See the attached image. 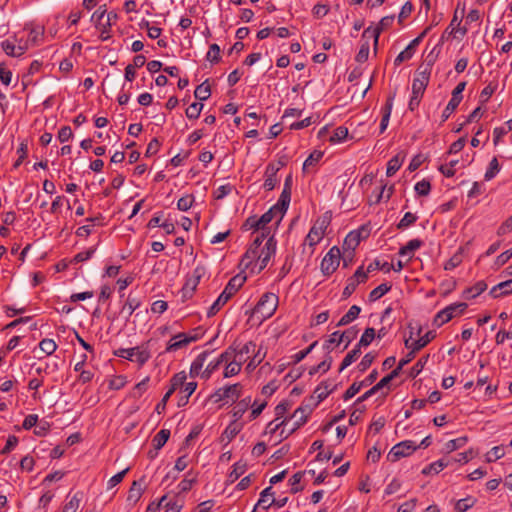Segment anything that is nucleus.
<instances>
[{
	"label": "nucleus",
	"mask_w": 512,
	"mask_h": 512,
	"mask_svg": "<svg viewBox=\"0 0 512 512\" xmlns=\"http://www.w3.org/2000/svg\"><path fill=\"white\" fill-rule=\"evenodd\" d=\"M246 276L239 273L232 277L224 288L223 292L215 300L207 311L208 317H213L228 302V300L244 285Z\"/></svg>",
	"instance_id": "nucleus-1"
},
{
	"label": "nucleus",
	"mask_w": 512,
	"mask_h": 512,
	"mask_svg": "<svg viewBox=\"0 0 512 512\" xmlns=\"http://www.w3.org/2000/svg\"><path fill=\"white\" fill-rule=\"evenodd\" d=\"M204 335V331L201 327L193 329L190 333H178L173 336L169 341L166 352H175L183 347H186L192 342H196Z\"/></svg>",
	"instance_id": "nucleus-2"
},
{
	"label": "nucleus",
	"mask_w": 512,
	"mask_h": 512,
	"mask_svg": "<svg viewBox=\"0 0 512 512\" xmlns=\"http://www.w3.org/2000/svg\"><path fill=\"white\" fill-rule=\"evenodd\" d=\"M114 354L117 357L137 362L140 366L144 365L151 357L150 351L144 345L133 348H119Z\"/></svg>",
	"instance_id": "nucleus-3"
},
{
	"label": "nucleus",
	"mask_w": 512,
	"mask_h": 512,
	"mask_svg": "<svg viewBox=\"0 0 512 512\" xmlns=\"http://www.w3.org/2000/svg\"><path fill=\"white\" fill-rule=\"evenodd\" d=\"M278 306V296L271 292L264 293L257 305L255 306L253 313L260 314L263 320L270 318L276 311Z\"/></svg>",
	"instance_id": "nucleus-4"
},
{
	"label": "nucleus",
	"mask_w": 512,
	"mask_h": 512,
	"mask_svg": "<svg viewBox=\"0 0 512 512\" xmlns=\"http://www.w3.org/2000/svg\"><path fill=\"white\" fill-rule=\"evenodd\" d=\"M467 307L468 305L465 302L453 303L445 307L436 314L434 324L438 327L442 326L454 317L462 315L466 311Z\"/></svg>",
	"instance_id": "nucleus-5"
},
{
	"label": "nucleus",
	"mask_w": 512,
	"mask_h": 512,
	"mask_svg": "<svg viewBox=\"0 0 512 512\" xmlns=\"http://www.w3.org/2000/svg\"><path fill=\"white\" fill-rule=\"evenodd\" d=\"M431 63L432 61L427 63L424 67L421 65L417 70L412 83V94L423 96L430 79Z\"/></svg>",
	"instance_id": "nucleus-6"
},
{
	"label": "nucleus",
	"mask_w": 512,
	"mask_h": 512,
	"mask_svg": "<svg viewBox=\"0 0 512 512\" xmlns=\"http://www.w3.org/2000/svg\"><path fill=\"white\" fill-rule=\"evenodd\" d=\"M330 224V217L323 216L322 218H319L316 220L315 224L310 229L309 233L307 234L305 238V242L310 246L313 247L316 244H318L321 239L323 238L325 234V230Z\"/></svg>",
	"instance_id": "nucleus-7"
},
{
	"label": "nucleus",
	"mask_w": 512,
	"mask_h": 512,
	"mask_svg": "<svg viewBox=\"0 0 512 512\" xmlns=\"http://www.w3.org/2000/svg\"><path fill=\"white\" fill-rule=\"evenodd\" d=\"M341 252L337 246H333L324 256L321 262V271L324 275L334 273L340 263Z\"/></svg>",
	"instance_id": "nucleus-8"
},
{
	"label": "nucleus",
	"mask_w": 512,
	"mask_h": 512,
	"mask_svg": "<svg viewBox=\"0 0 512 512\" xmlns=\"http://www.w3.org/2000/svg\"><path fill=\"white\" fill-rule=\"evenodd\" d=\"M287 502L288 497L275 499L272 487L269 486L260 493V498L256 504V507H262L264 510H268L272 505L278 508H282L286 505Z\"/></svg>",
	"instance_id": "nucleus-9"
},
{
	"label": "nucleus",
	"mask_w": 512,
	"mask_h": 512,
	"mask_svg": "<svg viewBox=\"0 0 512 512\" xmlns=\"http://www.w3.org/2000/svg\"><path fill=\"white\" fill-rule=\"evenodd\" d=\"M312 411L313 407L309 404L301 405L300 407H298L292 415V418L295 419V421L292 422V426L289 429H287L284 438H287L289 435L294 433L298 428H300L304 423H306L307 418Z\"/></svg>",
	"instance_id": "nucleus-10"
},
{
	"label": "nucleus",
	"mask_w": 512,
	"mask_h": 512,
	"mask_svg": "<svg viewBox=\"0 0 512 512\" xmlns=\"http://www.w3.org/2000/svg\"><path fill=\"white\" fill-rule=\"evenodd\" d=\"M276 246L277 241L274 235L269 236L264 247L261 250V253H259L258 258L256 260V263H260L258 272L262 271L268 265L270 259L275 255Z\"/></svg>",
	"instance_id": "nucleus-11"
},
{
	"label": "nucleus",
	"mask_w": 512,
	"mask_h": 512,
	"mask_svg": "<svg viewBox=\"0 0 512 512\" xmlns=\"http://www.w3.org/2000/svg\"><path fill=\"white\" fill-rule=\"evenodd\" d=\"M417 449L415 443L411 440L402 441L392 447L388 454V459L392 462L398 461L402 457L409 456Z\"/></svg>",
	"instance_id": "nucleus-12"
},
{
	"label": "nucleus",
	"mask_w": 512,
	"mask_h": 512,
	"mask_svg": "<svg viewBox=\"0 0 512 512\" xmlns=\"http://www.w3.org/2000/svg\"><path fill=\"white\" fill-rule=\"evenodd\" d=\"M465 87L466 82L463 81L458 83V85L454 88V90L452 91V97L442 113V121H446L449 118V116L456 110V108L462 101V92L464 91Z\"/></svg>",
	"instance_id": "nucleus-13"
},
{
	"label": "nucleus",
	"mask_w": 512,
	"mask_h": 512,
	"mask_svg": "<svg viewBox=\"0 0 512 512\" xmlns=\"http://www.w3.org/2000/svg\"><path fill=\"white\" fill-rule=\"evenodd\" d=\"M394 20V16H385L383 17L378 26L374 29H372L371 27H368L367 29L364 30L363 34H362V39H369L371 37L374 38V48L376 49L377 48V45H378V39H379V36L381 34V32L385 29H387L389 26H391L392 22Z\"/></svg>",
	"instance_id": "nucleus-14"
},
{
	"label": "nucleus",
	"mask_w": 512,
	"mask_h": 512,
	"mask_svg": "<svg viewBox=\"0 0 512 512\" xmlns=\"http://www.w3.org/2000/svg\"><path fill=\"white\" fill-rule=\"evenodd\" d=\"M411 329L410 337L405 340V347L408 349H413L414 351H419L428 345L435 337L436 333L434 331H428L424 336L420 337L417 340H412L413 331L411 325H409Z\"/></svg>",
	"instance_id": "nucleus-15"
},
{
	"label": "nucleus",
	"mask_w": 512,
	"mask_h": 512,
	"mask_svg": "<svg viewBox=\"0 0 512 512\" xmlns=\"http://www.w3.org/2000/svg\"><path fill=\"white\" fill-rule=\"evenodd\" d=\"M428 30L429 28H426L418 37H416L410 42V44L406 47L405 50L398 54V56L394 60V64L396 66L412 58V56L414 55L415 47L422 41V39L427 34Z\"/></svg>",
	"instance_id": "nucleus-16"
},
{
	"label": "nucleus",
	"mask_w": 512,
	"mask_h": 512,
	"mask_svg": "<svg viewBox=\"0 0 512 512\" xmlns=\"http://www.w3.org/2000/svg\"><path fill=\"white\" fill-rule=\"evenodd\" d=\"M360 240V231H352L344 239L343 248L345 249V255H347L350 260L352 259L354 255V250L359 245Z\"/></svg>",
	"instance_id": "nucleus-17"
},
{
	"label": "nucleus",
	"mask_w": 512,
	"mask_h": 512,
	"mask_svg": "<svg viewBox=\"0 0 512 512\" xmlns=\"http://www.w3.org/2000/svg\"><path fill=\"white\" fill-rule=\"evenodd\" d=\"M333 388H330V385L327 382H323L319 384L315 390L313 395L310 397V401L312 402L310 405L314 408L321 401H323L331 392Z\"/></svg>",
	"instance_id": "nucleus-18"
},
{
	"label": "nucleus",
	"mask_w": 512,
	"mask_h": 512,
	"mask_svg": "<svg viewBox=\"0 0 512 512\" xmlns=\"http://www.w3.org/2000/svg\"><path fill=\"white\" fill-rule=\"evenodd\" d=\"M2 49L8 56L19 57L23 55L28 49V41H25L23 46H17L15 41L9 39L2 42Z\"/></svg>",
	"instance_id": "nucleus-19"
},
{
	"label": "nucleus",
	"mask_w": 512,
	"mask_h": 512,
	"mask_svg": "<svg viewBox=\"0 0 512 512\" xmlns=\"http://www.w3.org/2000/svg\"><path fill=\"white\" fill-rule=\"evenodd\" d=\"M394 96L395 95L393 94L387 98L385 106L382 109V119L380 122V133H383L388 127L389 119H390L392 107H393Z\"/></svg>",
	"instance_id": "nucleus-20"
},
{
	"label": "nucleus",
	"mask_w": 512,
	"mask_h": 512,
	"mask_svg": "<svg viewBox=\"0 0 512 512\" xmlns=\"http://www.w3.org/2000/svg\"><path fill=\"white\" fill-rule=\"evenodd\" d=\"M208 355H209V352L204 351L196 357V359L192 362L191 367H190V372H189L190 377L195 378L200 375L201 370L207 360Z\"/></svg>",
	"instance_id": "nucleus-21"
},
{
	"label": "nucleus",
	"mask_w": 512,
	"mask_h": 512,
	"mask_svg": "<svg viewBox=\"0 0 512 512\" xmlns=\"http://www.w3.org/2000/svg\"><path fill=\"white\" fill-rule=\"evenodd\" d=\"M405 159V154L400 152L392 157L387 163L386 175L388 177L393 176L402 166V163Z\"/></svg>",
	"instance_id": "nucleus-22"
},
{
	"label": "nucleus",
	"mask_w": 512,
	"mask_h": 512,
	"mask_svg": "<svg viewBox=\"0 0 512 512\" xmlns=\"http://www.w3.org/2000/svg\"><path fill=\"white\" fill-rule=\"evenodd\" d=\"M223 389L226 397V403L230 401L232 403L236 402L242 393V385L240 383L225 386Z\"/></svg>",
	"instance_id": "nucleus-23"
},
{
	"label": "nucleus",
	"mask_w": 512,
	"mask_h": 512,
	"mask_svg": "<svg viewBox=\"0 0 512 512\" xmlns=\"http://www.w3.org/2000/svg\"><path fill=\"white\" fill-rule=\"evenodd\" d=\"M291 201V190L290 189H284L282 190V193L278 199V202L275 204L278 209H280V218H283L285 212L287 211L289 204Z\"/></svg>",
	"instance_id": "nucleus-24"
},
{
	"label": "nucleus",
	"mask_w": 512,
	"mask_h": 512,
	"mask_svg": "<svg viewBox=\"0 0 512 512\" xmlns=\"http://www.w3.org/2000/svg\"><path fill=\"white\" fill-rule=\"evenodd\" d=\"M423 245V242L419 239H412L406 245L402 246L399 249L398 254L400 256H409V259L412 258L414 251L419 249Z\"/></svg>",
	"instance_id": "nucleus-25"
},
{
	"label": "nucleus",
	"mask_w": 512,
	"mask_h": 512,
	"mask_svg": "<svg viewBox=\"0 0 512 512\" xmlns=\"http://www.w3.org/2000/svg\"><path fill=\"white\" fill-rule=\"evenodd\" d=\"M486 289H487V284L483 280L478 281L472 287H469L464 290L463 297L466 299L476 298L482 292H484Z\"/></svg>",
	"instance_id": "nucleus-26"
},
{
	"label": "nucleus",
	"mask_w": 512,
	"mask_h": 512,
	"mask_svg": "<svg viewBox=\"0 0 512 512\" xmlns=\"http://www.w3.org/2000/svg\"><path fill=\"white\" fill-rule=\"evenodd\" d=\"M143 494V488L139 481H134L129 489L127 501L136 504Z\"/></svg>",
	"instance_id": "nucleus-27"
},
{
	"label": "nucleus",
	"mask_w": 512,
	"mask_h": 512,
	"mask_svg": "<svg viewBox=\"0 0 512 512\" xmlns=\"http://www.w3.org/2000/svg\"><path fill=\"white\" fill-rule=\"evenodd\" d=\"M247 470V464L243 461L236 462L233 467L232 471L228 475L227 481L229 483L235 482L240 476H242Z\"/></svg>",
	"instance_id": "nucleus-28"
},
{
	"label": "nucleus",
	"mask_w": 512,
	"mask_h": 512,
	"mask_svg": "<svg viewBox=\"0 0 512 512\" xmlns=\"http://www.w3.org/2000/svg\"><path fill=\"white\" fill-rule=\"evenodd\" d=\"M360 311H361V308L359 306H357V305L351 306L350 309L348 310V312L341 317V319L337 323V326L340 327V326L348 325L349 323H351L358 317Z\"/></svg>",
	"instance_id": "nucleus-29"
},
{
	"label": "nucleus",
	"mask_w": 512,
	"mask_h": 512,
	"mask_svg": "<svg viewBox=\"0 0 512 512\" xmlns=\"http://www.w3.org/2000/svg\"><path fill=\"white\" fill-rule=\"evenodd\" d=\"M170 430L161 429L152 439V446L155 450H160L168 441Z\"/></svg>",
	"instance_id": "nucleus-30"
},
{
	"label": "nucleus",
	"mask_w": 512,
	"mask_h": 512,
	"mask_svg": "<svg viewBox=\"0 0 512 512\" xmlns=\"http://www.w3.org/2000/svg\"><path fill=\"white\" fill-rule=\"evenodd\" d=\"M259 248H254L250 245V247L247 249L246 253L243 255L240 265H243L245 268H249L254 261L257 260L259 252Z\"/></svg>",
	"instance_id": "nucleus-31"
},
{
	"label": "nucleus",
	"mask_w": 512,
	"mask_h": 512,
	"mask_svg": "<svg viewBox=\"0 0 512 512\" xmlns=\"http://www.w3.org/2000/svg\"><path fill=\"white\" fill-rule=\"evenodd\" d=\"M194 96L200 101H205L211 96V87L208 80L198 85L194 91Z\"/></svg>",
	"instance_id": "nucleus-32"
},
{
	"label": "nucleus",
	"mask_w": 512,
	"mask_h": 512,
	"mask_svg": "<svg viewBox=\"0 0 512 512\" xmlns=\"http://www.w3.org/2000/svg\"><path fill=\"white\" fill-rule=\"evenodd\" d=\"M277 214L280 215V209L273 205L267 212H265L260 218H258L261 230L267 229L266 225L269 224Z\"/></svg>",
	"instance_id": "nucleus-33"
},
{
	"label": "nucleus",
	"mask_w": 512,
	"mask_h": 512,
	"mask_svg": "<svg viewBox=\"0 0 512 512\" xmlns=\"http://www.w3.org/2000/svg\"><path fill=\"white\" fill-rule=\"evenodd\" d=\"M391 288H392L391 284H388V283L380 284L379 286L374 288L369 293V301L374 302V301L380 299L382 296H384L386 293H388L391 290Z\"/></svg>",
	"instance_id": "nucleus-34"
},
{
	"label": "nucleus",
	"mask_w": 512,
	"mask_h": 512,
	"mask_svg": "<svg viewBox=\"0 0 512 512\" xmlns=\"http://www.w3.org/2000/svg\"><path fill=\"white\" fill-rule=\"evenodd\" d=\"M250 403L251 397H246L237 403V405L233 409V417L235 418L236 421H238L244 415V413L250 406Z\"/></svg>",
	"instance_id": "nucleus-35"
},
{
	"label": "nucleus",
	"mask_w": 512,
	"mask_h": 512,
	"mask_svg": "<svg viewBox=\"0 0 512 512\" xmlns=\"http://www.w3.org/2000/svg\"><path fill=\"white\" fill-rule=\"evenodd\" d=\"M361 354L360 347L358 345L347 353V355L344 357L341 366L339 368V372H342L345 368L350 366Z\"/></svg>",
	"instance_id": "nucleus-36"
},
{
	"label": "nucleus",
	"mask_w": 512,
	"mask_h": 512,
	"mask_svg": "<svg viewBox=\"0 0 512 512\" xmlns=\"http://www.w3.org/2000/svg\"><path fill=\"white\" fill-rule=\"evenodd\" d=\"M242 429V424L237 423L236 420H234L232 423H230L225 431L223 432L222 437L226 438L228 442H230Z\"/></svg>",
	"instance_id": "nucleus-37"
},
{
	"label": "nucleus",
	"mask_w": 512,
	"mask_h": 512,
	"mask_svg": "<svg viewBox=\"0 0 512 512\" xmlns=\"http://www.w3.org/2000/svg\"><path fill=\"white\" fill-rule=\"evenodd\" d=\"M387 385H388L387 381L384 378H382L376 385H374L371 389L366 391L362 396L357 398L356 403H361V402L367 400L368 398H370L372 395L376 394L380 389L384 388Z\"/></svg>",
	"instance_id": "nucleus-38"
},
{
	"label": "nucleus",
	"mask_w": 512,
	"mask_h": 512,
	"mask_svg": "<svg viewBox=\"0 0 512 512\" xmlns=\"http://www.w3.org/2000/svg\"><path fill=\"white\" fill-rule=\"evenodd\" d=\"M501 166L498 162L497 157H493L489 163L488 169L485 172L484 179L486 181L492 180L500 171Z\"/></svg>",
	"instance_id": "nucleus-39"
},
{
	"label": "nucleus",
	"mask_w": 512,
	"mask_h": 512,
	"mask_svg": "<svg viewBox=\"0 0 512 512\" xmlns=\"http://www.w3.org/2000/svg\"><path fill=\"white\" fill-rule=\"evenodd\" d=\"M357 335V330H355L353 327L345 330L344 332H339V337L337 338V345H339L342 342H345V347L347 348L348 345L355 339Z\"/></svg>",
	"instance_id": "nucleus-40"
},
{
	"label": "nucleus",
	"mask_w": 512,
	"mask_h": 512,
	"mask_svg": "<svg viewBox=\"0 0 512 512\" xmlns=\"http://www.w3.org/2000/svg\"><path fill=\"white\" fill-rule=\"evenodd\" d=\"M195 282H196V280L187 279L185 285L181 289V297H182L183 301H186L193 296V294L198 286V284H196Z\"/></svg>",
	"instance_id": "nucleus-41"
},
{
	"label": "nucleus",
	"mask_w": 512,
	"mask_h": 512,
	"mask_svg": "<svg viewBox=\"0 0 512 512\" xmlns=\"http://www.w3.org/2000/svg\"><path fill=\"white\" fill-rule=\"evenodd\" d=\"M81 493L74 494L70 500L64 505L62 512H77L80 502H81Z\"/></svg>",
	"instance_id": "nucleus-42"
},
{
	"label": "nucleus",
	"mask_w": 512,
	"mask_h": 512,
	"mask_svg": "<svg viewBox=\"0 0 512 512\" xmlns=\"http://www.w3.org/2000/svg\"><path fill=\"white\" fill-rule=\"evenodd\" d=\"M196 388H197L196 382H188L185 384V387L183 388V392H185L186 394L184 396L180 397V399L178 401L179 407L185 406L188 403L189 397L194 393Z\"/></svg>",
	"instance_id": "nucleus-43"
},
{
	"label": "nucleus",
	"mask_w": 512,
	"mask_h": 512,
	"mask_svg": "<svg viewBox=\"0 0 512 512\" xmlns=\"http://www.w3.org/2000/svg\"><path fill=\"white\" fill-rule=\"evenodd\" d=\"M468 441V438L466 436H462L453 440L448 441L445 444V449L448 453H451L461 447H463Z\"/></svg>",
	"instance_id": "nucleus-44"
},
{
	"label": "nucleus",
	"mask_w": 512,
	"mask_h": 512,
	"mask_svg": "<svg viewBox=\"0 0 512 512\" xmlns=\"http://www.w3.org/2000/svg\"><path fill=\"white\" fill-rule=\"evenodd\" d=\"M241 365H242V362L239 360L238 361H236V360L230 361L225 367L224 377L228 378V377L237 375L241 371Z\"/></svg>",
	"instance_id": "nucleus-45"
},
{
	"label": "nucleus",
	"mask_w": 512,
	"mask_h": 512,
	"mask_svg": "<svg viewBox=\"0 0 512 512\" xmlns=\"http://www.w3.org/2000/svg\"><path fill=\"white\" fill-rule=\"evenodd\" d=\"M375 335H376V332H375L374 328H371V327L366 328L360 338L359 343L357 344L358 347H361V346L366 347V346L370 345L371 342L374 340Z\"/></svg>",
	"instance_id": "nucleus-46"
},
{
	"label": "nucleus",
	"mask_w": 512,
	"mask_h": 512,
	"mask_svg": "<svg viewBox=\"0 0 512 512\" xmlns=\"http://www.w3.org/2000/svg\"><path fill=\"white\" fill-rule=\"evenodd\" d=\"M39 348L42 352H44L46 355L53 354L57 349V344L54 340L45 338L40 341Z\"/></svg>",
	"instance_id": "nucleus-47"
},
{
	"label": "nucleus",
	"mask_w": 512,
	"mask_h": 512,
	"mask_svg": "<svg viewBox=\"0 0 512 512\" xmlns=\"http://www.w3.org/2000/svg\"><path fill=\"white\" fill-rule=\"evenodd\" d=\"M323 157V152L315 150L313 151L308 158L303 163V171H306L310 166H314L317 164L321 158Z\"/></svg>",
	"instance_id": "nucleus-48"
},
{
	"label": "nucleus",
	"mask_w": 512,
	"mask_h": 512,
	"mask_svg": "<svg viewBox=\"0 0 512 512\" xmlns=\"http://www.w3.org/2000/svg\"><path fill=\"white\" fill-rule=\"evenodd\" d=\"M304 475V472L299 471L296 472L290 479L289 483L291 485V493L295 494L303 490V487L300 486L301 479Z\"/></svg>",
	"instance_id": "nucleus-49"
},
{
	"label": "nucleus",
	"mask_w": 512,
	"mask_h": 512,
	"mask_svg": "<svg viewBox=\"0 0 512 512\" xmlns=\"http://www.w3.org/2000/svg\"><path fill=\"white\" fill-rule=\"evenodd\" d=\"M418 217L411 213L407 212L404 214L403 218L400 220V222L397 224V229L403 230L411 225H413L417 221Z\"/></svg>",
	"instance_id": "nucleus-50"
},
{
	"label": "nucleus",
	"mask_w": 512,
	"mask_h": 512,
	"mask_svg": "<svg viewBox=\"0 0 512 512\" xmlns=\"http://www.w3.org/2000/svg\"><path fill=\"white\" fill-rule=\"evenodd\" d=\"M331 364H332V357L327 356L321 363H319L316 366L311 367L309 370V374L314 375L319 371L327 372L330 369Z\"/></svg>",
	"instance_id": "nucleus-51"
},
{
	"label": "nucleus",
	"mask_w": 512,
	"mask_h": 512,
	"mask_svg": "<svg viewBox=\"0 0 512 512\" xmlns=\"http://www.w3.org/2000/svg\"><path fill=\"white\" fill-rule=\"evenodd\" d=\"M220 52L221 50L218 44H211L209 46V51L207 52L206 59L211 63H218L221 59Z\"/></svg>",
	"instance_id": "nucleus-52"
},
{
	"label": "nucleus",
	"mask_w": 512,
	"mask_h": 512,
	"mask_svg": "<svg viewBox=\"0 0 512 512\" xmlns=\"http://www.w3.org/2000/svg\"><path fill=\"white\" fill-rule=\"evenodd\" d=\"M348 136V129L344 126H339L334 130L333 135L330 137V142L337 143L344 141Z\"/></svg>",
	"instance_id": "nucleus-53"
},
{
	"label": "nucleus",
	"mask_w": 512,
	"mask_h": 512,
	"mask_svg": "<svg viewBox=\"0 0 512 512\" xmlns=\"http://www.w3.org/2000/svg\"><path fill=\"white\" fill-rule=\"evenodd\" d=\"M503 446H495L486 454V461L488 463L494 462L504 456Z\"/></svg>",
	"instance_id": "nucleus-54"
},
{
	"label": "nucleus",
	"mask_w": 512,
	"mask_h": 512,
	"mask_svg": "<svg viewBox=\"0 0 512 512\" xmlns=\"http://www.w3.org/2000/svg\"><path fill=\"white\" fill-rule=\"evenodd\" d=\"M138 306L139 302L135 298L128 296L125 304L122 307V313H126L127 317H129L138 308Z\"/></svg>",
	"instance_id": "nucleus-55"
},
{
	"label": "nucleus",
	"mask_w": 512,
	"mask_h": 512,
	"mask_svg": "<svg viewBox=\"0 0 512 512\" xmlns=\"http://www.w3.org/2000/svg\"><path fill=\"white\" fill-rule=\"evenodd\" d=\"M428 358L429 355H425L414 364L409 373L410 377L415 378L421 373V371L423 370L424 366L428 361Z\"/></svg>",
	"instance_id": "nucleus-56"
},
{
	"label": "nucleus",
	"mask_w": 512,
	"mask_h": 512,
	"mask_svg": "<svg viewBox=\"0 0 512 512\" xmlns=\"http://www.w3.org/2000/svg\"><path fill=\"white\" fill-rule=\"evenodd\" d=\"M203 109L202 103H192L187 109H186V116L189 119H197L200 116V113Z\"/></svg>",
	"instance_id": "nucleus-57"
},
{
	"label": "nucleus",
	"mask_w": 512,
	"mask_h": 512,
	"mask_svg": "<svg viewBox=\"0 0 512 512\" xmlns=\"http://www.w3.org/2000/svg\"><path fill=\"white\" fill-rule=\"evenodd\" d=\"M369 48H370L369 41L365 40L361 44L360 49H359V51H358V53L356 55V61L357 62L363 63V62H365L368 59Z\"/></svg>",
	"instance_id": "nucleus-58"
},
{
	"label": "nucleus",
	"mask_w": 512,
	"mask_h": 512,
	"mask_svg": "<svg viewBox=\"0 0 512 512\" xmlns=\"http://www.w3.org/2000/svg\"><path fill=\"white\" fill-rule=\"evenodd\" d=\"M17 154H18V159L13 164L14 168H18L22 164L24 159L27 157V154H28V145H27V143L22 142L20 144V146L17 149Z\"/></svg>",
	"instance_id": "nucleus-59"
},
{
	"label": "nucleus",
	"mask_w": 512,
	"mask_h": 512,
	"mask_svg": "<svg viewBox=\"0 0 512 512\" xmlns=\"http://www.w3.org/2000/svg\"><path fill=\"white\" fill-rule=\"evenodd\" d=\"M431 184L429 181L423 179L415 185V191L419 196H427L430 193Z\"/></svg>",
	"instance_id": "nucleus-60"
},
{
	"label": "nucleus",
	"mask_w": 512,
	"mask_h": 512,
	"mask_svg": "<svg viewBox=\"0 0 512 512\" xmlns=\"http://www.w3.org/2000/svg\"><path fill=\"white\" fill-rule=\"evenodd\" d=\"M148 382H149V377H146L142 381L137 383L134 386V389H133V392H132V396L134 398H140L142 396V394L147 390Z\"/></svg>",
	"instance_id": "nucleus-61"
},
{
	"label": "nucleus",
	"mask_w": 512,
	"mask_h": 512,
	"mask_svg": "<svg viewBox=\"0 0 512 512\" xmlns=\"http://www.w3.org/2000/svg\"><path fill=\"white\" fill-rule=\"evenodd\" d=\"M475 501L476 500L472 499L471 497L460 499L457 501L455 509L458 512H465L475 504Z\"/></svg>",
	"instance_id": "nucleus-62"
},
{
	"label": "nucleus",
	"mask_w": 512,
	"mask_h": 512,
	"mask_svg": "<svg viewBox=\"0 0 512 512\" xmlns=\"http://www.w3.org/2000/svg\"><path fill=\"white\" fill-rule=\"evenodd\" d=\"M193 202H194L193 195H186V196L181 197L178 200L177 207L181 211H187L192 207Z\"/></svg>",
	"instance_id": "nucleus-63"
},
{
	"label": "nucleus",
	"mask_w": 512,
	"mask_h": 512,
	"mask_svg": "<svg viewBox=\"0 0 512 512\" xmlns=\"http://www.w3.org/2000/svg\"><path fill=\"white\" fill-rule=\"evenodd\" d=\"M217 359L221 364H228L230 361L236 360V349L233 347H229L226 351L220 354V356Z\"/></svg>",
	"instance_id": "nucleus-64"
}]
</instances>
